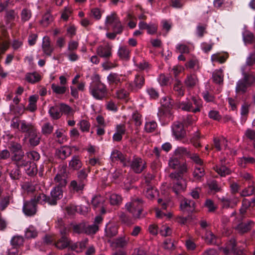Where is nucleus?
Here are the masks:
<instances>
[{
	"mask_svg": "<svg viewBox=\"0 0 255 255\" xmlns=\"http://www.w3.org/2000/svg\"><path fill=\"white\" fill-rule=\"evenodd\" d=\"M7 147L10 149L13 154L18 153L20 151H22L21 145L14 142V140L9 142Z\"/></svg>",
	"mask_w": 255,
	"mask_h": 255,
	"instance_id": "62",
	"label": "nucleus"
},
{
	"mask_svg": "<svg viewBox=\"0 0 255 255\" xmlns=\"http://www.w3.org/2000/svg\"><path fill=\"white\" fill-rule=\"evenodd\" d=\"M143 200L138 197L132 198L130 201L125 205V208L135 219H139L144 217L142 213Z\"/></svg>",
	"mask_w": 255,
	"mask_h": 255,
	"instance_id": "1",
	"label": "nucleus"
},
{
	"mask_svg": "<svg viewBox=\"0 0 255 255\" xmlns=\"http://www.w3.org/2000/svg\"><path fill=\"white\" fill-rule=\"evenodd\" d=\"M128 157L127 155H124L122 152L117 149H114L111 154V159L113 162L120 161L124 166L126 167L128 165Z\"/></svg>",
	"mask_w": 255,
	"mask_h": 255,
	"instance_id": "14",
	"label": "nucleus"
},
{
	"mask_svg": "<svg viewBox=\"0 0 255 255\" xmlns=\"http://www.w3.org/2000/svg\"><path fill=\"white\" fill-rule=\"evenodd\" d=\"M116 92V95L118 99L123 100L127 99L129 95V92L127 91L124 88H121Z\"/></svg>",
	"mask_w": 255,
	"mask_h": 255,
	"instance_id": "59",
	"label": "nucleus"
},
{
	"mask_svg": "<svg viewBox=\"0 0 255 255\" xmlns=\"http://www.w3.org/2000/svg\"><path fill=\"white\" fill-rule=\"evenodd\" d=\"M26 173L29 176L35 175L37 172V166L34 162L26 161L22 165Z\"/></svg>",
	"mask_w": 255,
	"mask_h": 255,
	"instance_id": "26",
	"label": "nucleus"
},
{
	"mask_svg": "<svg viewBox=\"0 0 255 255\" xmlns=\"http://www.w3.org/2000/svg\"><path fill=\"white\" fill-rule=\"evenodd\" d=\"M219 199L222 204V207L224 208H233L237 205L239 201V198L235 196L222 197L221 198H219Z\"/></svg>",
	"mask_w": 255,
	"mask_h": 255,
	"instance_id": "15",
	"label": "nucleus"
},
{
	"mask_svg": "<svg viewBox=\"0 0 255 255\" xmlns=\"http://www.w3.org/2000/svg\"><path fill=\"white\" fill-rule=\"evenodd\" d=\"M205 166H195L194 171L193 173V177L195 180L201 181L205 174Z\"/></svg>",
	"mask_w": 255,
	"mask_h": 255,
	"instance_id": "33",
	"label": "nucleus"
},
{
	"mask_svg": "<svg viewBox=\"0 0 255 255\" xmlns=\"http://www.w3.org/2000/svg\"><path fill=\"white\" fill-rule=\"evenodd\" d=\"M252 206V202L246 198H244L242 202V206L237 218L239 221H243L247 215V210Z\"/></svg>",
	"mask_w": 255,
	"mask_h": 255,
	"instance_id": "18",
	"label": "nucleus"
},
{
	"mask_svg": "<svg viewBox=\"0 0 255 255\" xmlns=\"http://www.w3.org/2000/svg\"><path fill=\"white\" fill-rule=\"evenodd\" d=\"M173 92L177 98H181L184 95V88L180 81H177L173 86Z\"/></svg>",
	"mask_w": 255,
	"mask_h": 255,
	"instance_id": "41",
	"label": "nucleus"
},
{
	"mask_svg": "<svg viewBox=\"0 0 255 255\" xmlns=\"http://www.w3.org/2000/svg\"><path fill=\"white\" fill-rule=\"evenodd\" d=\"M122 201V197L117 194H112L110 197V202L112 205H120Z\"/></svg>",
	"mask_w": 255,
	"mask_h": 255,
	"instance_id": "57",
	"label": "nucleus"
},
{
	"mask_svg": "<svg viewBox=\"0 0 255 255\" xmlns=\"http://www.w3.org/2000/svg\"><path fill=\"white\" fill-rule=\"evenodd\" d=\"M25 79L28 82L34 84L41 80V76L36 72L28 73L25 75Z\"/></svg>",
	"mask_w": 255,
	"mask_h": 255,
	"instance_id": "36",
	"label": "nucleus"
},
{
	"mask_svg": "<svg viewBox=\"0 0 255 255\" xmlns=\"http://www.w3.org/2000/svg\"><path fill=\"white\" fill-rule=\"evenodd\" d=\"M204 206L208 209V211L210 213L215 212L217 209V206L215 205L214 202L210 199H207L206 200Z\"/></svg>",
	"mask_w": 255,
	"mask_h": 255,
	"instance_id": "53",
	"label": "nucleus"
},
{
	"mask_svg": "<svg viewBox=\"0 0 255 255\" xmlns=\"http://www.w3.org/2000/svg\"><path fill=\"white\" fill-rule=\"evenodd\" d=\"M83 163L79 155H74L69 161L68 167L71 170L78 171L82 169Z\"/></svg>",
	"mask_w": 255,
	"mask_h": 255,
	"instance_id": "20",
	"label": "nucleus"
},
{
	"mask_svg": "<svg viewBox=\"0 0 255 255\" xmlns=\"http://www.w3.org/2000/svg\"><path fill=\"white\" fill-rule=\"evenodd\" d=\"M87 241H84L81 242H77L71 244L70 246L71 250L77 253H80L86 248Z\"/></svg>",
	"mask_w": 255,
	"mask_h": 255,
	"instance_id": "45",
	"label": "nucleus"
},
{
	"mask_svg": "<svg viewBox=\"0 0 255 255\" xmlns=\"http://www.w3.org/2000/svg\"><path fill=\"white\" fill-rule=\"evenodd\" d=\"M210 194H214L222 191V188L218 181L213 180L208 183Z\"/></svg>",
	"mask_w": 255,
	"mask_h": 255,
	"instance_id": "38",
	"label": "nucleus"
},
{
	"mask_svg": "<svg viewBox=\"0 0 255 255\" xmlns=\"http://www.w3.org/2000/svg\"><path fill=\"white\" fill-rule=\"evenodd\" d=\"M190 152H191L188 151L186 147L180 146L177 147L174 150V154L178 157H180L184 155H186L188 157V154L190 153Z\"/></svg>",
	"mask_w": 255,
	"mask_h": 255,
	"instance_id": "51",
	"label": "nucleus"
},
{
	"mask_svg": "<svg viewBox=\"0 0 255 255\" xmlns=\"http://www.w3.org/2000/svg\"><path fill=\"white\" fill-rule=\"evenodd\" d=\"M31 200L36 202V205L37 203L44 204L47 203L49 204V197L43 193H39L35 195L34 198Z\"/></svg>",
	"mask_w": 255,
	"mask_h": 255,
	"instance_id": "43",
	"label": "nucleus"
},
{
	"mask_svg": "<svg viewBox=\"0 0 255 255\" xmlns=\"http://www.w3.org/2000/svg\"><path fill=\"white\" fill-rule=\"evenodd\" d=\"M52 20V16L49 11H47L43 15L40 23L43 26H47Z\"/></svg>",
	"mask_w": 255,
	"mask_h": 255,
	"instance_id": "56",
	"label": "nucleus"
},
{
	"mask_svg": "<svg viewBox=\"0 0 255 255\" xmlns=\"http://www.w3.org/2000/svg\"><path fill=\"white\" fill-rule=\"evenodd\" d=\"M24 243V239L22 237L19 236H16L13 237L10 243L12 247L18 249L22 246Z\"/></svg>",
	"mask_w": 255,
	"mask_h": 255,
	"instance_id": "49",
	"label": "nucleus"
},
{
	"mask_svg": "<svg viewBox=\"0 0 255 255\" xmlns=\"http://www.w3.org/2000/svg\"><path fill=\"white\" fill-rule=\"evenodd\" d=\"M119 57L122 59L128 60L130 58V50L127 46H121L118 51Z\"/></svg>",
	"mask_w": 255,
	"mask_h": 255,
	"instance_id": "30",
	"label": "nucleus"
},
{
	"mask_svg": "<svg viewBox=\"0 0 255 255\" xmlns=\"http://www.w3.org/2000/svg\"><path fill=\"white\" fill-rule=\"evenodd\" d=\"M97 53L100 57L108 60L112 56V47L109 45H100L97 48Z\"/></svg>",
	"mask_w": 255,
	"mask_h": 255,
	"instance_id": "17",
	"label": "nucleus"
},
{
	"mask_svg": "<svg viewBox=\"0 0 255 255\" xmlns=\"http://www.w3.org/2000/svg\"><path fill=\"white\" fill-rule=\"evenodd\" d=\"M99 230V227L97 225L93 224L89 225L86 223V228L85 234L87 235L95 234Z\"/></svg>",
	"mask_w": 255,
	"mask_h": 255,
	"instance_id": "61",
	"label": "nucleus"
},
{
	"mask_svg": "<svg viewBox=\"0 0 255 255\" xmlns=\"http://www.w3.org/2000/svg\"><path fill=\"white\" fill-rule=\"evenodd\" d=\"M48 113L50 116L53 119L55 120L59 119L62 116V114L60 112V109L59 108V106L58 105L51 107L49 109Z\"/></svg>",
	"mask_w": 255,
	"mask_h": 255,
	"instance_id": "48",
	"label": "nucleus"
},
{
	"mask_svg": "<svg viewBox=\"0 0 255 255\" xmlns=\"http://www.w3.org/2000/svg\"><path fill=\"white\" fill-rule=\"evenodd\" d=\"M86 223L82 222L73 226V231L77 234H85Z\"/></svg>",
	"mask_w": 255,
	"mask_h": 255,
	"instance_id": "60",
	"label": "nucleus"
},
{
	"mask_svg": "<svg viewBox=\"0 0 255 255\" xmlns=\"http://www.w3.org/2000/svg\"><path fill=\"white\" fill-rule=\"evenodd\" d=\"M90 172V168H83L77 171L76 175L78 181L86 185L88 182V175Z\"/></svg>",
	"mask_w": 255,
	"mask_h": 255,
	"instance_id": "27",
	"label": "nucleus"
},
{
	"mask_svg": "<svg viewBox=\"0 0 255 255\" xmlns=\"http://www.w3.org/2000/svg\"><path fill=\"white\" fill-rule=\"evenodd\" d=\"M51 89L53 93L56 95H63L69 91V88L67 87L62 85L60 86L55 83L51 85Z\"/></svg>",
	"mask_w": 255,
	"mask_h": 255,
	"instance_id": "44",
	"label": "nucleus"
},
{
	"mask_svg": "<svg viewBox=\"0 0 255 255\" xmlns=\"http://www.w3.org/2000/svg\"><path fill=\"white\" fill-rule=\"evenodd\" d=\"M200 133L198 131H197L194 133L191 138V143L196 148H200L202 147V145L200 143Z\"/></svg>",
	"mask_w": 255,
	"mask_h": 255,
	"instance_id": "50",
	"label": "nucleus"
},
{
	"mask_svg": "<svg viewBox=\"0 0 255 255\" xmlns=\"http://www.w3.org/2000/svg\"><path fill=\"white\" fill-rule=\"evenodd\" d=\"M9 2L6 0L3 3L1 2V12L4 10L5 14L4 15V20L7 24H10V26H11L12 23L13 22L15 17V12L13 9H9L8 8Z\"/></svg>",
	"mask_w": 255,
	"mask_h": 255,
	"instance_id": "10",
	"label": "nucleus"
},
{
	"mask_svg": "<svg viewBox=\"0 0 255 255\" xmlns=\"http://www.w3.org/2000/svg\"><path fill=\"white\" fill-rule=\"evenodd\" d=\"M129 241V238L126 236L119 237L114 240L112 243L113 247L123 249L127 247Z\"/></svg>",
	"mask_w": 255,
	"mask_h": 255,
	"instance_id": "23",
	"label": "nucleus"
},
{
	"mask_svg": "<svg viewBox=\"0 0 255 255\" xmlns=\"http://www.w3.org/2000/svg\"><path fill=\"white\" fill-rule=\"evenodd\" d=\"M197 82V76L195 74H191L187 76L184 83L187 88H192L196 85Z\"/></svg>",
	"mask_w": 255,
	"mask_h": 255,
	"instance_id": "47",
	"label": "nucleus"
},
{
	"mask_svg": "<svg viewBox=\"0 0 255 255\" xmlns=\"http://www.w3.org/2000/svg\"><path fill=\"white\" fill-rule=\"evenodd\" d=\"M161 104L162 108L159 109L157 116L159 119L162 116L171 115V110L172 109V100L168 97H164L161 100Z\"/></svg>",
	"mask_w": 255,
	"mask_h": 255,
	"instance_id": "9",
	"label": "nucleus"
},
{
	"mask_svg": "<svg viewBox=\"0 0 255 255\" xmlns=\"http://www.w3.org/2000/svg\"><path fill=\"white\" fill-rule=\"evenodd\" d=\"M184 126L179 122H174L172 126V131L175 138L178 140L183 139L186 135V132L184 129Z\"/></svg>",
	"mask_w": 255,
	"mask_h": 255,
	"instance_id": "11",
	"label": "nucleus"
},
{
	"mask_svg": "<svg viewBox=\"0 0 255 255\" xmlns=\"http://www.w3.org/2000/svg\"><path fill=\"white\" fill-rule=\"evenodd\" d=\"M85 186V184L73 180L71 181L69 188L71 193L80 194L83 192Z\"/></svg>",
	"mask_w": 255,
	"mask_h": 255,
	"instance_id": "22",
	"label": "nucleus"
},
{
	"mask_svg": "<svg viewBox=\"0 0 255 255\" xmlns=\"http://www.w3.org/2000/svg\"><path fill=\"white\" fill-rule=\"evenodd\" d=\"M63 195V190L60 189L58 187H55L51 190L49 197V205L50 206H56L57 201L60 200Z\"/></svg>",
	"mask_w": 255,
	"mask_h": 255,
	"instance_id": "13",
	"label": "nucleus"
},
{
	"mask_svg": "<svg viewBox=\"0 0 255 255\" xmlns=\"http://www.w3.org/2000/svg\"><path fill=\"white\" fill-rule=\"evenodd\" d=\"M26 137L28 138L29 143L31 146H36L40 143V136L38 134L37 129Z\"/></svg>",
	"mask_w": 255,
	"mask_h": 255,
	"instance_id": "32",
	"label": "nucleus"
},
{
	"mask_svg": "<svg viewBox=\"0 0 255 255\" xmlns=\"http://www.w3.org/2000/svg\"><path fill=\"white\" fill-rule=\"evenodd\" d=\"M205 241L209 245H219L220 240L212 232L207 231L205 235Z\"/></svg>",
	"mask_w": 255,
	"mask_h": 255,
	"instance_id": "34",
	"label": "nucleus"
},
{
	"mask_svg": "<svg viewBox=\"0 0 255 255\" xmlns=\"http://www.w3.org/2000/svg\"><path fill=\"white\" fill-rule=\"evenodd\" d=\"M188 158H190L196 165V166H205L204 161L200 157L198 153L191 152L188 154Z\"/></svg>",
	"mask_w": 255,
	"mask_h": 255,
	"instance_id": "40",
	"label": "nucleus"
},
{
	"mask_svg": "<svg viewBox=\"0 0 255 255\" xmlns=\"http://www.w3.org/2000/svg\"><path fill=\"white\" fill-rule=\"evenodd\" d=\"M24 152L20 151L18 153L13 154L12 159L13 161H15L16 166L22 167L26 161L24 160Z\"/></svg>",
	"mask_w": 255,
	"mask_h": 255,
	"instance_id": "35",
	"label": "nucleus"
},
{
	"mask_svg": "<svg viewBox=\"0 0 255 255\" xmlns=\"http://www.w3.org/2000/svg\"><path fill=\"white\" fill-rule=\"evenodd\" d=\"M236 250V241L235 239L232 238L226 243V246L223 251L225 254L228 255L231 252L235 253Z\"/></svg>",
	"mask_w": 255,
	"mask_h": 255,
	"instance_id": "37",
	"label": "nucleus"
},
{
	"mask_svg": "<svg viewBox=\"0 0 255 255\" xmlns=\"http://www.w3.org/2000/svg\"><path fill=\"white\" fill-rule=\"evenodd\" d=\"M43 53L47 56H51L54 50V48L50 44V41L48 37H44L42 45Z\"/></svg>",
	"mask_w": 255,
	"mask_h": 255,
	"instance_id": "25",
	"label": "nucleus"
},
{
	"mask_svg": "<svg viewBox=\"0 0 255 255\" xmlns=\"http://www.w3.org/2000/svg\"><path fill=\"white\" fill-rule=\"evenodd\" d=\"M38 97L36 95L30 96L29 98V104L26 107V110L33 112L37 110L36 103Z\"/></svg>",
	"mask_w": 255,
	"mask_h": 255,
	"instance_id": "42",
	"label": "nucleus"
},
{
	"mask_svg": "<svg viewBox=\"0 0 255 255\" xmlns=\"http://www.w3.org/2000/svg\"><path fill=\"white\" fill-rule=\"evenodd\" d=\"M143 192L147 198L152 199L154 197V194L156 191L153 187L147 185L145 187Z\"/></svg>",
	"mask_w": 255,
	"mask_h": 255,
	"instance_id": "52",
	"label": "nucleus"
},
{
	"mask_svg": "<svg viewBox=\"0 0 255 255\" xmlns=\"http://www.w3.org/2000/svg\"><path fill=\"white\" fill-rule=\"evenodd\" d=\"M67 229L65 227L60 229L61 237L54 243V245L57 249L62 250L70 246V241L67 237Z\"/></svg>",
	"mask_w": 255,
	"mask_h": 255,
	"instance_id": "12",
	"label": "nucleus"
},
{
	"mask_svg": "<svg viewBox=\"0 0 255 255\" xmlns=\"http://www.w3.org/2000/svg\"><path fill=\"white\" fill-rule=\"evenodd\" d=\"M229 57L228 53L224 54L216 53L211 56V60L212 62H219L220 63H224L226 62Z\"/></svg>",
	"mask_w": 255,
	"mask_h": 255,
	"instance_id": "46",
	"label": "nucleus"
},
{
	"mask_svg": "<svg viewBox=\"0 0 255 255\" xmlns=\"http://www.w3.org/2000/svg\"><path fill=\"white\" fill-rule=\"evenodd\" d=\"M212 77L213 81L215 83L220 84L223 82V75L222 70H219L214 73Z\"/></svg>",
	"mask_w": 255,
	"mask_h": 255,
	"instance_id": "64",
	"label": "nucleus"
},
{
	"mask_svg": "<svg viewBox=\"0 0 255 255\" xmlns=\"http://www.w3.org/2000/svg\"><path fill=\"white\" fill-rule=\"evenodd\" d=\"M254 225V222L251 220L247 223L241 222L237 226V230L241 234H244L250 231Z\"/></svg>",
	"mask_w": 255,
	"mask_h": 255,
	"instance_id": "29",
	"label": "nucleus"
},
{
	"mask_svg": "<svg viewBox=\"0 0 255 255\" xmlns=\"http://www.w3.org/2000/svg\"><path fill=\"white\" fill-rule=\"evenodd\" d=\"M194 203L188 200H184L181 202L180 209L183 212H191L194 210Z\"/></svg>",
	"mask_w": 255,
	"mask_h": 255,
	"instance_id": "39",
	"label": "nucleus"
},
{
	"mask_svg": "<svg viewBox=\"0 0 255 255\" xmlns=\"http://www.w3.org/2000/svg\"><path fill=\"white\" fill-rule=\"evenodd\" d=\"M170 177L173 180L172 190L176 195H178L185 188V181L180 173H172Z\"/></svg>",
	"mask_w": 255,
	"mask_h": 255,
	"instance_id": "6",
	"label": "nucleus"
},
{
	"mask_svg": "<svg viewBox=\"0 0 255 255\" xmlns=\"http://www.w3.org/2000/svg\"><path fill=\"white\" fill-rule=\"evenodd\" d=\"M107 79L109 86L114 88H120L123 82L126 80L125 76L114 72L110 73Z\"/></svg>",
	"mask_w": 255,
	"mask_h": 255,
	"instance_id": "8",
	"label": "nucleus"
},
{
	"mask_svg": "<svg viewBox=\"0 0 255 255\" xmlns=\"http://www.w3.org/2000/svg\"><path fill=\"white\" fill-rule=\"evenodd\" d=\"M238 165L243 168H245L249 164H255V158L253 157L245 155L238 159Z\"/></svg>",
	"mask_w": 255,
	"mask_h": 255,
	"instance_id": "28",
	"label": "nucleus"
},
{
	"mask_svg": "<svg viewBox=\"0 0 255 255\" xmlns=\"http://www.w3.org/2000/svg\"><path fill=\"white\" fill-rule=\"evenodd\" d=\"M36 130V128L31 123H27L25 120L21 121V126L19 131L25 133L26 137Z\"/></svg>",
	"mask_w": 255,
	"mask_h": 255,
	"instance_id": "21",
	"label": "nucleus"
},
{
	"mask_svg": "<svg viewBox=\"0 0 255 255\" xmlns=\"http://www.w3.org/2000/svg\"><path fill=\"white\" fill-rule=\"evenodd\" d=\"M201 99L193 97L191 99H186L185 101L179 102L178 107L183 111L195 114L201 111L203 107Z\"/></svg>",
	"mask_w": 255,
	"mask_h": 255,
	"instance_id": "4",
	"label": "nucleus"
},
{
	"mask_svg": "<svg viewBox=\"0 0 255 255\" xmlns=\"http://www.w3.org/2000/svg\"><path fill=\"white\" fill-rule=\"evenodd\" d=\"M89 93L96 100H101L106 97L108 90L107 86L99 79H95L90 84Z\"/></svg>",
	"mask_w": 255,
	"mask_h": 255,
	"instance_id": "3",
	"label": "nucleus"
},
{
	"mask_svg": "<svg viewBox=\"0 0 255 255\" xmlns=\"http://www.w3.org/2000/svg\"><path fill=\"white\" fill-rule=\"evenodd\" d=\"M37 236V232L33 226H29L25 232V236L27 239L35 238Z\"/></svg>",
	"mask_w": 255,
	"mask_h": 255,
	"instance_id": "58",
	"label": "nucleus"
},
{
	"mask_svg": "<svg viewBox=\"0 0 255 255\" xmlns=\"http://www.w3.org/2000/svg\"><path fill=\"white\" fill-rule=\"evenodd\" d=\"M36 202L31 199L29 201L24 202L22 211L24 214L27 216H32L36 212Z\"/></svg>",
	"mask_w": 255,
	"mask_h": 255,
	"instance_id": "16",
	"label": "nucleus"
},
{
	"mask_svg": "<svg viewBox=\"0 0 255 255\" xmlns=\"http://www.w3.org/2000/svg\"><path fill=\"white\" fill-rule=\"evenodd\" d=\"M242 75L243 78L236 83L235 92L238 95L245 94L255 82V77L253 75L245 71L243 72Z\"/></svg>",
	"mask_w": 255,
	"mask_h": 255,
	"instance_id": "2",
	"label": "nucleus"
},
{
	"mask_svg": "<svg viewBox=\"0 0 255 255\" xmlns=\"http://www.w3.org/2000/svg\"><path fill=\"white\" fill-rule=\"evenodd\" d=\"M226 160L222 159L220 160V163L214 167V170L222 177H225L230 175L231 173V170L225 165Z\"/></svg>",
	"mask_w": 255,
	"mask_h": 255,
	"instance_id": "19",
	"label": "nucleus"
},
{
	"mask_svg": "<svg viewBox=\"0 0 255 255\" xmlns=\"http://www.w3.org/2000/svg\"><path fill=\"white\" fill-rule=\"evenodd\" d=\"M251 184V182H249ZM255 190V188L254 187L253 183L250 184L247 188H245L241 193L240 196L241 197L250 196L253 195Z\"/></svg>",
	"mask_w": 255,
	"mask_h": 255,
	"instance_id": "54",
	"label": "nucleus"
},
{
	"mask_svg": "<svg viewBox=\"0 0 255 255\" xmlns=\"http://www.w3.org/2000/svg\"><path fill=\"white\" fill-rule=\"evenodd\" d=\"M128 164L126 166H130L131 169L135 173L139 174L141 173L145 168V163L142 159L139 157L134 155L131 161L128 157Z\"/></svg>",
	"mask_w": 255,
	"mask_h": 255,
	"instance_id": "7",
	"label": "nucleus"
},
{
	"mask_svg": "<svg viewBox=\"0 0 255 255\" xmlns=\"http://www.w3.org/2000/svg\"><path fill=\"white\" fill-rule=\"evenodd\" d=\"M105 25L110 27L112 31L119 35L121 34L124 31V26L122 24L120 18L115 12L107 16Z\"/></svg>",
	"mask_w": 255,
	"mask_h": 255,
	"instance_id": "5",
	"label": "nucleus"
},
{
	"mask_svg": "<svg viewBox=\"0 0 255 255\" xmlns=\"http://www.w3.org/2000/svg\"><path fill=\"white\" fill-rule=\"evenodd\" d=\"M72 149L69 146H63L56 150V154L59 158L64 160L71 154Z\"/></svg>",
	"mask_w": 255,
	"mask_h": 255,
	"instance_id": "31",
	"label": "nucleus"
},
{
	"mask_svg": "<svg viewBox=\"0 0 255 255\" xmlns=\"http://www.w3.org/2000/svg\"><path fill=\"white\" fill-rule=\"evenodd\" d=\"M118 226L113 223H109L106 226L105 229V235L111 238L116 236L118 234Z\"/></svg>",
	"mask_w": 255,
	"mask_h": 255,
	"instance_id": "24",
	"label": "nucleus"
},
{
	"mask_svg": "<svg viewBox=\"0 0 255 255\" xmlns=\"http://www.w3.org/2000/svg\"><path fill=\"white\" fill-rule=\"evenodd\" d=\"M80 127V129L83 132H88L90 129L91 125L89 121L86 120H82L77 124Z\"/></svg>",
	"mask_w": 255,
	"mask_h": 255,
	"instance_id": "63",
	"label": "nucleus"
},
{
	"mask_svg": "<svg viewBox=\"0 0 255 255\" xmlns=\"http://www.w3.org/2000/svg\"><path fill=\"white\" fill-rule=\"evenodd\" d=\"M134 83L137 89H140L144 85L145 79L143 76L137 74L135 76Z\"/></svg>",
	"mask_w": 255,
	"mask_h": 255,
	"instance_id": "55",
	"label": "nucleus"
}]
</instances>
